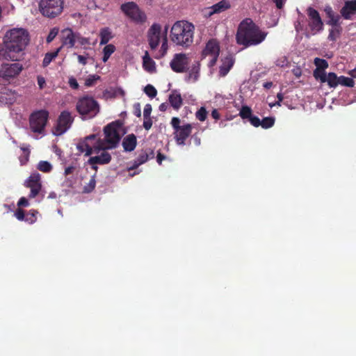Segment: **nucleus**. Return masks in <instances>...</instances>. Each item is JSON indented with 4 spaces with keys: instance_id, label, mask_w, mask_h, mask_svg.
Masks as SVG:
<instances>
[{
    "instance_id": "nucleus-20",
    "label": "nucleus",
    "mask_w": 356,
    "mask_h": 356,
    "mask_svg": "<svg viewBox=\"0 0 356 356\" xmlns=\"http://www.w3.org/2000/svg\"><path fill=\"white\" fill-rule=\"evenodd\" d=\"M170 106L176 111H178L183 104V99L179 92L174 90L168 97Z\"/></svg>"
},
{
    "instance_id": "nucleus-6",
    "label": "nucleus",
    "mask_w": 356,
    "mask_h": 356,
    "mask_svg": "<svg viewBox=\"0 0 356 356\" xmlns=\"http://www.w3.org/2000/svg\"><path fill=\"white\" fill-rule=\"evenodd\" d=\"M122 127L120 121L117 120L107 124L104 128L105 149L115 148L120 140V129Z\"/></svg>"
},
{
    "instance_id": "nucleus-60",
    "label": "nucleus",
    "mask_w": 356,
    "mask_h": 356,
    "mask_svg": "<svg viewBox=\"0 0 356 356\" xmlns=\"http://www.w3.org/2000/svg\"><path fill=\"white\" fill-rule=\"evenodd\" d=\"M77 58L79 63L81 65H85L87 64V57L82 55H78Z\"/></svg>"
},
{
    "instance_id": "nucleus-21",
    "label": "nucleus",
    "mask_w": 356,
    "mask_h": 356,
    "mask_svg": "<svg viewBox=\"0 0 356 356\" xmlns=\"http://www.w3.org/2000/svg\"><path fill=\"white\" fill-rule=\"evenodd\" d=\"M222 65L220 66L219 69V74L221 76H226L229 70L232 68L234 64V59L232 56L229 55L226 56L222 60Z\"/></svg>"
},
{
    "instance_id": "nucleus-22",
    "label": "nucleus",
    "mask_w": 356,
    "mask_h": 356,
    "mask_svg": "<svg viewBox=\"0 0 356 356\" xmlns=\"http://www.w3.org/2000/svg\"><path fill=\"white\" fill-rule=\"evenodd\" d=\"M122 145L125 152L134 151L137 145L136 136L134 134L127 135L124 138Z\"/></svg>"
},
{
    "instance_id": "nucleus-18",
    "label": "nucleus",
    "mask_w": 356,
    "mask_h": 356,
    "mask_svg": "<svg viewBox=\"0 0 356 356\" xmlns=\"http://www.w3.org/2000/svg\"><path fill=\"white\" fill-rule=\"evenodd\" d=\"M106 149L102 150V153L99 155L91 156L88 163L91 165L92 168L95 170H97V165H105L110 163L111 161V154L106 151Z\"/></svg>"
},
{
    "instance_id": "nucleus-7",
    "label": "nucleus",
    "mask_w": 356,
    "mask_h": 356,
    "mask_svg": "<svg viewBox=\"0 0 356 356\" xmlns=\"http://www.w3.org/2000/svg\"><path fill=\"white\" fill-rule=\"evenodd\" d=\"M181 120L177 117H173L171 119L170 124L174 129V138L179 145H184L186 139L192 133L193 127L191 124L186 123L180 125Z\"/></svg>"
},
{
    "instance_id": "nucleus-15",
    "label": "nucleus",
    "mask_w": 356,
    "mask_h": 356,
    "mask_svg": "<svg viewBox=\"0 0 356 356\" xmlns=\"http://www.w3.org/2000/svg\"><path fill=\"white\" fill-rule=\"evenodd\" d=\"M161 26L153 24L147 31V40L152 49H156L160 43Z\"/></svg>"
},
{
    "instance_id": "nucleus-46",
    "label": "nucleus",
    "mask_w": 356,
    "mask_h": 356,
    "mask_svg": "<svg viewBox=\"0 0 356 356\" xmlns=\"http://www.w3.org/2000/svg\"><path fill=\"white\" fill-rule=\"evenodd\" d=\"M59 32V29L58 27H54L51 29L47 37L46 41L47 43L51 42L54 38L57 36Z\"/></svg>"
},
{
    "instance_id": "nucleus-17",
    "label": "nucleus",
    "mask_w": 356,
    "mask_h": 356,
    "mask_svg": "<svg viewBox=\"0 0 356 356\" xmlns=\"http://www.w3.org/2000/svg\"><path fill=\"white\" fill-rule=\"evenodd\" d=\"M76 33H74L72 29L66 28L60 32V40L62 45L60 47H67V48H72L76 42Z\"/></svg>"
},
{
    "instance_id": "nucleus-53",
    "label": "nucleus",
    "mask_w": 356,
    "mask_h": 356,
    "mask_svg": "<svg viewBox=\"0 0 356 356\" xmlns=\"http://www.w3.org/2000/svg\"><path fill=\"white\" fill-rule=\"evenodd\" d=\"M143 126L145 130L150 129L152 126V120L151 118H144Z\"/></svg>"
},
{
    "instance_id": "nucleus-63",
    "label": "nucleus",
    "mask_w": 356,
    "mask_h": 356,
    "mask_svg": "<svg viewBox=\"0 0 356 356\" xmlns=\"http://www.w3.org/2000/svg\"><path fill=\"white\" fill-rule=\"evenodd\" d=\"M211 117L214 118L215 120H219L220 119V113L218 111L217 109H213L211 111Z\"/></svg>"
},
{
    "instance_id": "nucleus-1",
    "label": "nucleus",
    "mask_w": 356,
    "mask_h": 356,
    "mask_svg": "<svg viewBox=\"0 0 356 356\" xmlns=\"http://www.w3.org/2000/svg\"><path fill=\"white\" fill-rule=\"evenodd\" d=\"M268 32L262 31L251 18L243 19L238 26L236 42L244 48L257 46L263 42Z\"/></svg>"
},
{
    "instance_id": "nucleus-61",
    "label": "nucleus",
    "mask_w": 356,
    "mask_h": 356,
    "mask_svg": "<svg viewBox=\"0 0 356 356\" xmlns=\"http://www.w3.org/2000/svg\"><path fill=\"white\" fill-rule=\"evenodd\" d=\"M272 1L275 3L276 7L278 9H282L283 8L284 2H285L284 0H272Z\"/></svg>"
},
{
    "instance_id": "nucleus-27",
    "label": "nucleus",
    "mask_w": 356,
    "mask_h": 356,
    "mask_svg": "<svg viewBox=\"0 0 356 356\" xmlns=\"http://www.w3.org/2000/svg\"><path fill=\"white\" fill-rule=\"evenodd\" d=\"M147 161V152L143 151L141 153L139 154L136 159L134 161L133 165L129 168V170H133L136 169L139 165L145 163Z\"/></svg>"
},
{
    "instance_id": "nucleus-35",
    "label": "nucleus",
    "mask_w": 356,
    "mask_h": 356,
    "mask_svg": "<svg viewBox=\"0 0 356 356\" xmlns=\"http://www.w3.org/2000/svg\"><path fill=\"white\" fill-rule=\"evenodd\" d=\"M200 65L198 63L193 64L191 67L188 73V80H193V81H197L199 76Z\"/></svg>"
},
{
    "instance_id": "nucleus-58",
    "label": "nucleus",
    "mask_w": 356,
    "mask_h": 356,
    "mask_svg": "<svg viewBox=\"0 0 356 356\" xmlns=\"http://www.w3.org/2000/svg\"><path fill=\"white\" fill-rule=\"evenodd\" d=\"M165 159H166V156L164 154H163L162 153H161L160 152H158L157 155H156L157 163L159 165H161L162 161Z\"/></svg>"
},
{
    "instance_id": "nucleus-54",
    "label": "nucleus",
    "mask_w": 356,
    "mask_h": 356,
    "mask_svg": "<svg viewBox=\"0 0 356 356\" xmlns=\"http://www.w3.org/2000/svg\"><path fill=\"white\" fill-rule=\"evenodd\" d=\"M134 114L138 118L141 116L140 104L138 102L134 104Z\"/></svg>"
},
{
    "instance_id": "nucleus-64",
    "label": "nucleus",
    "mask_w": 356,
    "mask_h": 356,
    "mask_svg": "<svg viewBox=\"0 0 356 356\" xmlns=\"http://www.w3.org/2000/svg\"><path fill=\"white\" fill-rule=\"evenodd\" d=\"M169 107V105L168 103L165 102V103H162L161 104H160L159 108L161 111L162 112H165L167 111V109Z\"/></svg>"
},
{
    "instance_id": "nucleus-13",
    "label": "nucleus",
    "mask_w": 356,
    "mask_h": 356,
    "mask_svg": "<svg viewBox=\"0 0 356 356\" xmlns=\"http://www.w3.org/2000/svg\"><path fill=\"white\" fill-rule=\"evenodd\" d=\"M74 121V118L68 111H63L60 113L57 120V124L55 127V134L62 135L67 131L71 127Z\"/></svg>"
},
{
    "instance_id": "nucleus-50",
    "label": "nucleus",
    "mask_w": 356,
    "mask_h": 356,
    "mask_svg": "<svg viewBox=\"0 0 356 356\" xmlns=\"http://www.w3.org/2000/svg\"><path fill=\"white\" fill-rule=\"evenodd\" d=\"M249 121L250 124L255 127H258L261 124V120L257 116L253 115L250 118Z\"/></svg>"
},
{
    "instance_id": "nucleus-48",
    "label": "nucleus",
    "mask_w": 356,
    "mask_h": 356,
    "mask_svg": "<svg viewBox=\"0 0 356 356\" xmlns=\"http://www.w3.org/2000/svg\"><path fill=\"white\" fill-rule=\"evenodd\" d=\"M340 16L337 14L333 15V17H329V20L327 24L332 26H341L339 24Z\"/></svg>"
},
{
    "instance_id": "nucleus-16",
    "label": "nucleus",
    "mask_w": 356,
    "mask_h": 356,
    "mask_svg": "<svg viewBox=\"0 0 356 356\" xmlns=\"http://www.w3.org/2000/svg\"><path fill=\"white\" fill-rule=\"evenodd\" d=\"M22 70V66L19 63L3 64L0 68V79L8 80L15 77Z\"/></svg>"
},
{
    "instance_id": "nucleus-34",
    "label": "nucleus",
    "mask_w": 356,
    "mask_h": 356,
    "mask_svg": "<svg viewBox=\"0 0 356 356\" xmlns=\"http://www.w3.org/2000/svg\"><path fill=\"white\" fill-rule=\"evenodd\" d=\"M115 51V47L112 44H106L104 49H103V58H102V60L104 63H106L108 58H110V56H111V54L113 53H114Z\"/></svg>"
},
{
    "instance_id": "nucleus-43",
    "label": "nucleus",
    "mask_w": 356,
    "mask_h": 356,
    "mask_svg": "<svg viewBox=\"0 0 356 356\" xmlns=\"http://www.w3.org/2000/svg\"><path fill=\"white\" fill-rule=\"evenodd\" d=\"M314 76L316 78V79L320 80V81L321 83H325V79H326L327 74L325 72V70H315L314 71Z\"/></svg>"
},
{
    "instance_id": "nucleus-2",
    "label": "nucleus",
    "mask_w": 356,
    "mask_h": 356,
    "mask_svg": "<svg viewBox=\"0 0 356 356\" xmlns=\"http://www.w3.org/2000/svg\"><path fill=\"white\" fill-rule=\"evenodd\" d=\"M22 58V29H12L6 32L0 44V60L19 61Z\"/></svg>"
},
{
    "instance_id": "nucleus-47",
    "label": "nucleus",
    "mask_w": 356,
    "mask_h": 356,
    "mask_svg": "<svg viewBox=\"0 0 356 356\" xmlns=\"http://www.w3.org/2000/svg\"><path fill=\"white\" fill-rule=\"evenodd\" d=\"M76 42H78L81 46L89 45L90 44V39L88 38H84L79 33H76Z\"/></svg>"
},
{
    "instance_id": "nucleus-56",
    "label": "nucleus",
    "mask_w": 356,
    "mask_h": 356,
    "mask_svg": "<svg viewBox=\"0 0 356 356\" xmlns=\"http://www.w3.org/2000/svg\"><path fill=\"white\" fill-rule=\"evenodd\" d=\"M324 11L327 15V17L329 18V17H333V15H334L336 13L333 11L332 8L331 6H327L325 7L324 8Z\"/></svg>"
},
{
    "instance_id": "nucleus-4",
    "label": "nucleus",
    "mask_w": 356,
    "mask_h": 356,
    "mask_svg": "<svg viewBox=\"0 0 356 356\" xmlns=\"http://www.w3.org/2000/svg\"><path fill=\"white\" fill-rule=\"evenodd\" d=\"M76 109L83 120L92 119L99 112L98 102L90 96L81 97L76 102Z\"/></svg>"
},
{
    "instance_id": "nucleus-40",
    "label": "nucleus",
    "mask_w": 356,
    "mask_h": 356,
    "mask_svg": "<svg viewBox=\"0 0 356 356\" xmlns=\"http://www.w3.org/2000/svg\"><path fill=\"white\" fill-rule=\"evenodd\" d=\"M239 115L242 119H250L252 116V109L248 106H243L240 110Z\"/></svg>"
},
{
    "instance_id": "nucleus-41",
    "label": "nucleus",
    "mask_w": 356,
    "mask_h": 356,
    "mask_svg": "<svg viewBox=\"0 0 356 356\" xmlns=\"http://www.w3.org/2000/svg\"><path fill=\"white\" fill-rule=\"evenodd\" d=\"M144 92L150 98H154L157 95L156 89L151 84H148L145 87Z\"/></svg>"
},
{
    "instance_id": "nucleus-51",
    "label": "nucleus",
    "mask_w": 356,
    "mask_h": 356,
    "mask_svg": "<svg viewBox=\"0 0 356 356\" xmlns=\"http://www.w3.org/2000/svg\"><path fill=\"white\" fill-rule=\"evenodd\" d=\"M68 84L70 86V88L74 90H77L79 88V85L76 79L73 76L69 78Z\"/></svg>"
},
{
    "instance_id": "nucleus-10",
    "label": "nucleus",
    "mask_w": 356,
    "mask_h": 356,
    "mask_svg": "<svg viewBox=\"0 0 356 356\" xmlns=\"http://www.w3.org/2000/svg\"><path fill=\"white\" fill-rule=\"evenodd\" d=\"M120 8L127 17L136 23L143 24L147 19L145 13L133 1L122 3Z\"/></svg>"
},
{
    "instance_id": "nucleus-30",
    "label": "nucleus",
    "mask_w": 356,
    "mask_h": 356,
    "mask_svg": "<svg viewBox=\"0 0 356 356\" xmlns=\"http://www.w3.org/2000/svg\"><path fill=\"white\" fill-rule=\"evenodd\" d=\"M61 49H62V47H60L54 52L47 53L45 54L44 58L42 61V66L44 67L48 66L50 64V63L52 61V60L58 56V55Z\"/></svg>"
},
{
    "instance_id": "nucleus-52",
    "label": "nucleus",
    "mask_w": 356,
    "mask_h": 356,
    "mask_svg": "<svg viewBox=\"0 0 356 356\" xmlns=\"http://www.w3.org/2000/svg\"><path fill=\"white\" fill-rule=\"evenodd\" d=\"M152 105L150 104H147L144 108L143 118H150V114L152 113Z\"/></svg>"
},
{
    "instance_id": "nucleus-32",
    "label": "nucleus",
    "mask_w": 356,
    "mask_h": 356,
    "mask_svg": "<svg viewBox=\"0 0 356 356\" xmlns=\"http://www.w3.org/2000/svg\"><path fill=\"white\" fill-rule=\"evenodd\" d=\"M38 211L35 209H31L28 212L24 211V221L33 224L37 220V215Z\"/></svg>"
},
{
    "instance_id": "nucleus-33",
    "label": "nucleus",
    "mask_w": 356,
    "mask_h": 356,
    "mask_svg": "<svg viewBox=\"0 0 356 356\" xmlns=\"http://www.w3.org/2000/svg\"><path fill=\"white\" fill-rule=\"evenodd\" d=\"M325 83L330 88H336L339 85V76L334 72H329L327 74Z\"/></svg>"
},
{
    "instance_id": "nucleus-19",
    "label": "nucleus",
    "mask_w": 356,
    "mask_h": 356,
    "mask_svg": "<svg viewBox=\"0 0 356 356\" xmlns=\"http://www.w3.org/2000/svg\"><path fill=\"white\" fill-rule=\"evenodd\" d=\"M340 13L345 19H350L356 14V0L346 1Z\"/></svg>"
},
{
    "instance_id": "nucleus-9",
    "label": "nucleus",
    "mask_w": 356,
    "mask_h": 356,
    "mask_svg": "<svg viewBox=\"0 0 356 356\" xmlns=\"http://www.w3.org/2000/svg\"><path fill=\"white\" fill-rule=\"evenodd\" d=\"M63 4V0H40L39 9L43 16L55 18L62 13Z\"/></svg>"
},
{
    "instance_id": "nucleus-55",
    "label": "nucleus",
    "mask_w": 356,
    "mask_h": 356,
    "mask_svg": "<svg viewBox=\"0 0 356 356\" xmlns=\"http://www.w3.org/2000/svg\"><path fill=\"white\" fill-rule=\"evenodd\" d=\"M167 50H168V41H167L166 36H165L163 40L162 44H161V51H162L161 55L164 56L165 54L167 52Z\"/></svg>"
},
{
    "instance_id": "nucleus-36",
    "label": "nucleus",
    "mask_w": 356,
    "mask_h": 356,
    "mask_svg": "<svg viewBox=\"0 0 356 356\" xmlns=\"http://www.w3.org/2000/svg\"><path fill=\"white\" fill-rule=\"evenodd\" d=\"M37 168L42 172L48 173L52 170L53 168L49 162L47 161H41L38 163Z\"/></svg>"
},
{
    "instance_id": "nucleus-8",
    "label": "nucleus",
    "mask_w": 356,
    "mask_h": 356,
    "mask_svg": "<svg viewBox=\"0 0 356 356\" xmlns=\"http://www.w3.org/2000/svg\"><path fill=\"white\" fill-rule=\"evenodd\" d=\"M49 113L45 109L33 112L29 117L31 130L37 134H43L47 124Z\"/></svg>"
},
{
    "instance_id": "nucleus-28",
    "label": "nucleus",
    "mask_w": 356,
    "mask_h": 356,
    "mask_svg": "<svg viewBox=\"0 0 356 356\" xmlns=\"http://www.w3.org/2000/svg\"><path fill=\"white\" fill-rule=\"evenodd\" d=\"M100 44H106L113 38L112 33L109 28L106 27L100 30Z\"/></svg>"
},
{
    "instance_id": "nucleus-23",
    "label": "nucleus",
    "mask_w": 356,
    "mask_h": 356,
    "mask_svg": "<svg viewBox=\"0 0 356 356\" xmlns=\"http://www.w3.org/2000/svg\"><path fill=\"white\" fill-rule=\"evenodd\" d=\"M17 99V95L12 90L5 89L0 92V103L13 104Z\"/></svg>"
},
{
    "instance_id": "nucleus-39",
    "label": "nucleus",
    "mask_w": 356,
    "mask_h": 356,
    "mask_svg": "<svg viewBox=\"0 0 356 356\" xmlns=\"http://www.w3.org/2000/svg\"><path fill=\"white\" fill-rule=\"evenodd\" d=\"M354 84L355 83L353 79L344 76H339V85L353 87Z\"/></svg>"
},
{
    "instance_id": "nucleus-29",
    "label": "nucleus",
    "mask_w": 356,
    "mask_h": 356,
    "mask_svg": "<svg viewBox=\"0 0 356 356\" xmlns=\"http://www.w3.org/2000/svg\"><path fill=\"white\" fill-rule=\"evenodd\" d=\"M10 115L13 119L15 120V124L18 126H21L22 120V114L21 113L20 106H15L11 108Z\"/></svg>"
},
{
    "instance_id": "nucleus-14",
    "label": "nucleus",
    "mask_w": 356,
    "mask_h": 356,
    "mask_svg": "<svg viewBox=\"0 0 356 356\" xmlns=\"http://www.w3.org/2000/svg\"><path fill=\"white\" fill-rule=\"evenodd\" d=\"M25 186L30 188V198H34L40 194L42 190L41 176L37 172H33L26 179Z\"/></svg>"
},
{
    "instance_id": "nucleus-42",
    "label": "nucleus",
    "mask_w": 356,
    "mask_h": 356,
    "mask_svg": "<svg viewBox=\"0 0 356 356\" xmlns=\"http://www.w3.org/2000/svg\"><path fill=\"white\" fill-rule=\"evenodd\" d=\"M95 186H96L95 177V176H92L91 177V179H90L88 184H87V185H86L83 187V192L86 193H89L92 192L95 189Z\"/></svg>"
},
{
    "instance_id": "nucleus-59",
    "label": "nucleus",
    "mask_w": 356,
    "mask_h": 356,
    "mask_svg": "<svg viewBox=\"0 0 356 356\" xmlns=\"http://www.w3.org/2000/svg\"><path fill=\"white\" fill-rule=\"evenodd\" d=\"M74 170H75V167L74 166H73V165L67 166L65 169L64 174H65V176L69 175L73 173Z\"/></svg>"
},
{
    "instance_id": "nucleus-26",
    "label": "nucleus",
    "mask_w": 356,
    "mask_h": 356,
    "mask_svg": "<svg viewBox=\"0 0 356 356\" xmlns=\"http://www.w3.org/2000/svg\"><path fill=\"white\" fill-rule=\"evenodd\" d=\"M231 7L229 2L227 0H222L211 7V14L223 12Z\"/></svg>"
},
{
    "instance_id": "nucleus-24",
    "label": "nucleus",
    "mask_w": 356,
    "mask_h": 356,
    "mask_svg": "<svg viewBox=\"0 0 356 356\" xmlns=\"http://www.w3.org/2000/svg\"><path fill=\"white\" fill-rule=\"evenodd\" d=\"M219 45L218 42L213 40H209L203 50L204 56L219 54Z\"/></svg>"
},
{
    "instance_id": "nucleus-12",
    "label": "nucleus",
    "mask_w": 356,
    "mask_h": 356,
    "mask_svg": "<svg viewBox=\"0 0 356 356\" xmlns=\"http://www.w3.org/2000/svg\"><path fill=\"white\" fill-rule=\"evenodd\" d=\"M190 63L189 58L183 53L175 54L170 63L172 70L177 73H183L186 72Z\"/></svg>"
},
{
    "instance_id": "nucleus-62",
    "label": "nucleus",
    "mask_w": 356,
    "mask_h": 356,
    "mask_svg": "<svg viewBox=\"0 0 356 356\" xmlns=\"http://www.w3.org/2000/svg\"><path fill=\"white\" fill-rule=\"evenodd\" d=\"M192 139L193 140L194 144L196 146H199L201 144V139L200 137H198V136L197 134H194L192 136Z\"/></svg>"
},
{
    "instance_id": "nucleus-5",
    "label": "nucleus",
    "mask_w": 356,
    "mask_h": 356,
    "mask_svg": "<svg viewBox=\"0 0 356 356\" xmlns=\"http://www.w3.org/2000/svg\"><path fill=\"white\" fill-rule=\"evenodd\" d=\"M76 148L81 153L85 152L86 156H90L92 153L99 154L101 150L105 149L104 142L102 139L97 138L95 134H91L79 141Z\"/></svg>"
},
{
    "instance_id": "nucleus-37",
    "label": "nucleus",
    "mask_w": 356,
    "mask_h": 356,
    "mask_svg": "<svg viewBox=\"0 0 356 356\" xmlns=\"http://www.w3.org/2000/svg\"><path fill=\"white\" fill-rule=\"evenodd\" d=\"M314 63L316 67V70H325L328 67V63L326 60L323 58H316L314 60Z\"/></svg>"
},
{
    "instance_id": "nucleus-3",
    "label": "nucleus",
    "mask_w": 356,
    "mask_h": 356,
    "mask_svg": "<svg viewBox=\"0 0 356 356\" xmlns=\"http://www.w3.org/2000/svg\"><path fill=\"white\" fill-rule=\"evenodd\" d=\"M194 25L186 20L177 21L171 27L170 38L176 45L187 48L193 42Z\"/></svg>"
},
{
    "instance_id": "nucleus-49",
    "label": "nucleus",
    "mask_w": 356,
    "mask_h": 356,
    "mask_svg": "<svg viewBox=\"0 0 356 356\" xmlns=\"http://www.w3.org/2000/svg\"><path fill=\"white\" fill-rule=\"evenodd\" d=\"M22 205V197H20L17 202L18 209L15 212L14 216L19 220H22V210L21 207Z\"/></svg>"
},
{
    "instance_id": "nucleus-11",
    "label": "nucleus",
    "mask_w": 356,
    "mask_h": 356,
    "mask_svg": "<svg viewBox=\"0 0 356 356\" xmlns=\"http://www.w3.org/2000/svg\"><path fill=\"white\" fill-rule=\"evenodd\" d=\"M307 14L309 18L308 26L312 34H316L323 29V22L319 13L312 7H308Z\"/></svg>"
},
{
    "instance_id": "nucleus-57",
    "label": "nucleus",
    "mask_w": 356,
    "mask_h": 356,
    "mask_svg": "<svg viewBox=\"0 0 356 356\" xmlns=\"http://www.w3.org/2000/svg\"><path fill=\"white\" fill-rule=\"evenodd\" d=\"M37 80H38V84L39 86V88L40 89L44 88V87L46 85L45 79L43 76H38Z\"/></svg>"
},
{
    "instance_id": "nucleus-25",
    "label": "nucleus",
    "mask_w": 356,
    "mask_h": 356,
    "mask_svg": "<svg viewBox=\"0 0 356 356\" xmlns=\"http://www.w3.org/2000/svg\"><path fill=\"white\" fill-rule=\"evenodd\" d=\"M143 67L145 71L149 73L156 72L155 62L150 58L147 51L143 57Z\"/></svg>"
},
{
    "instance_id": "nucleus-38",
    "label": "nucleus",
    "mask_w": 356,
    "mask_h": 356,
    "mask_svg": "<svg viewBox=\"0 0 356 356\" xmlns=\"http://www.w3.org/2000/svg\"><path fill=\"white\" fill-rule=\"evenodd\" d=\"M275 118L273 117H266L264 118L262 120H261V124L260 126L263 129H269L272 127L275 124Z\"/></svg>"
},
{
    "instance_id": "nucleus-45",
    "label": "nucleus",
    "mask_w": 356,
    "mask_h": 356,
    "mask_svg": "<svg viewBox=\"0 0 356 356\" xmlns=\"http://www.w3.org/2000/svg\"><path fill=\"white\" fill-rule=\"evenodd\" d=\"M196 118L203 122L207 119V111L204 107H201L195 113Z\"/></svg>"
},
{
    "instance_id": "nucleus-44",
    "label": "nucleus",
    "mask_w": 356,
    "mask_h": 356,
    "mask_svg": "<svg viewBox=\"0 0 356 356\" xmlns=\"http://www.w3.org/2000/svg\"><path fill=\"white\" fill-rule=\"evenodd\" d=\"M99 79H100V76L99 75H89L85 80V86L87 87L92 86L95 81Z\"/></svg>"
},
{
    "instance_id": "nucleus-31",
    "label": "nucleus",
    "mask_w": 356,
    "mask_h": 356,
    "mask_svg": "<svg viewBox=\"0 0 356 356\" xmlns=\"http://www.w3.org/2000/svg\"><path fill=\"white\" fill-rule=\"evenodd\" d=\"M341 31L342 27L341 26H332L327 37L328 40L332 42L336 41L340 37Z\"/></svg>"
}]
</instances>
